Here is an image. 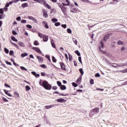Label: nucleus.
Returning <instances> with one entry per match:
<instances>
[{"instance_id":"obj_23","label":"nucleus","mask_w":127,"mask_h":127,"mask_svg":"<svg viewBox=\"0 0 127 127\" xmlns=\"http://www.w3.org/2000/svg\"><path fill=\"white\" fill-rule=\"evenodd\" d=\"M27 55H28V54H27V53H22L21 55V57H25L27 56Z\"/></svg>"},{"instance_id":"obj_51","label":"nucleus","mask_w":127,"mask_h":127,"mask_svg":"<svg viewBox=\"0 0 127 127\" xmlns=\"http://www.w3.org/2000/svg\"><path fill=\"white\" fill-rule=\"evenodd\" d=\"M40 66L42 67V68H46L47 67L45 64H41Z\"/></svg>"},{"instance_id":"obj_57","label":"nucleus","mask_w":127,"mask_h":127,"mask_svg":"<svg viewBox=\"0 0 127 127\" xmlns=\"http://www.w3.org/2000/svg\"><path fill=\"white\" fill-rule=\"evenodd\" d=\"M2 99H3V101L4 102H8V100L7 99H6V98H4V97H3V98H2Z\"/></svg>"},{"instance_id":"obj_42","label":"nucleus","mask_w":127,"mask_h":127,"mask_svg":"<svg viewBox=\"0 0 127 127\" xmlns=\"http://www.w3.org/2000/svg\"><path fill=\"white\" fill-rule=\"evenodd\" d=\"M46 58H47L48 60L50 62H51V60H50V57L49 56H48V55H46Z\"/></svg>"},{"instance_id":"obj_48","label":"nucleus","mask_w":127,"mask_h":127,"mask_svg":"<svg viewBox=\"0 0 127 127\" xmlns=\"http://www.w3.org/2000/svg\"><path fill=\"white\" fill-rule=\"evenodd\" d=\"M16 20L18 21H20L21 20V17L20 16H18L16 18Z\"/></svg>"},{"instance_id":"obj_58","label":"nucleus","mask_w":127,"mask_h":127,"mask_svg":"<svg viewBox=\"0 0 127 127\" xmlns=\"http://www.w3.org/2000/svg\"><path fill=\"white\" fill-rule=\"evenodd\" d=\"M62 4H63V5H64V6H67V5H70V3H68V4H67V3H62Z\"/></svg>"},{"instance_id":"obj_28","label":"nucleus","mask_w":127,"mask_h":127,"mask_svg":"<svg viewBox=\"0 0 127 127\" xmlns=\"http://www.w3.org/2000/svg\"><path fill=\"white\" fill-rule=\"evenodd\" d=\"M61 10L62 11H63V12L66 11V7L64 6H62L61 8Z\"/></svg>"},{"instance_id":"obj_34","label":"nucleus","mask_w":127,"mask_h":127,"mask_svg":"<svg viewBox=\"0 0 127 127\" xmlns=\"http://www.w3.org/2000/svg\"><path fill=\"white\" fill-rule=\"evenodd\" d=\"M52 21L53 22H57V21H58V19H57V18H54L52 19Z\"/></svg>"},{"instance_id":"obj_63","label":"nucleus","mask_w":127,"mask_h":127,"mask_svg":"<svg viewBox=\"0 0 127 127\" xmlns=\"http://www.w3.org/2000/svg\"><path fill=\"white\" fill-rule=\"evenodd\" d=\"M101 75H100V73H97L96 74H95V77H100Z\"/></svg>"},{"instance_id":"obj_14","label":"nucleus","mask_w":127,"mask_h":127,"mask_svg":"<svg viewBox=\"0 0 127 127\" xmlns=\"http://www.w3.org/2000/svg\"><path fill=\"white\" fill-rule=\"evenodd\" d=\"M57 101L59 103H65V102H66V100H65V99H63V98L58 99H57Z\"/></svg>"},{"instance_id":"obj_43","label":"nucleus","mask_w":127,"mask_h":127,"mask_svg":"<svg viewBox=\"0 0 127 127\" xmlns=\"http://www.w3.org/2000/svg\"><path fill=\"white\" fill-rule=\"evenodd\" d=\"M90 84L91 85H94V79H92L90 80Z\"/></svg>"},{"instance_id":"obj_16","label":"nucleus","mask_w":127,"mask_h":127,"mask_svg":"<svg viewBox=\"0 0 127 127\" xmlns=\"http://www.w3.org/2000/svg\"><path fill=\"white\" fill-rule=\"evenodd\" d=\"M21 6L23 8H25V7H28L29 5H28V4L27 3H24L21 4Z\"/></svg>"},{"instance_id":"obj_59","label":"nucleus","mask_w":127,"mask_h":127,"mask_svg":"<svg viewBox=\"0 0 127 127\" xmlns=\"http://www.w3.org/2000/svg\"><path fill=\"white\" fill-rule=\"evenodd\" d=\"M5 63H6V64H7V65H11V63L8 62V61H5Z\"/></svg>"},{"instance_id":"obj_61","label":"nucleus","mask_w":127,"mask_h":127,"mask_svg":"<svg viewBox=\"0 0 127 127\" xmlns=\"http://www.w3.org/2000/svg\"><path fill=\"white\" fill-rule=\"evenodd\" d=\"M29 57L32 59H34V57L33 56V55H30Z\"/></svg>"},{"instance_id":"obj_44","label":"nucleus","mask_w":127,"mask_h":127,"mask_svg":"<svg viewBox=\"0 0 127 127\" xmlns=\"http://www.w3.org/2000/svg\"><path fill=\"white\" fill-rule=\"evenodd\" d=\"M57 84L59 87H61L62 86V83H61V82L60 81H57Z\"/></svg>"},{"instance_id":"obj_25","label":"nucleus","mask_w":127,"mask_h":127,"mask_svg":"<svg viewBox=\"0 0 127 127\" xmlns=\"http://www.w3.org/2000/svg\"><path fill=\"white\" fill-rule=\"evenodd\" d=\"M4 51L6 53V54H8V53H9V50H8L6 48H4Z\"/></svg>"},{"instance_id":"obj_5","label":"nucleus","mask_w":127,"mask_h":127,"mask_svg":"<svg viewBox=\"0 0 127 127\" xmlns=\"http://www.w3.org/2000/svg\"><path fill=\"white\" fill-rule=\"evenodd\" d=\"M43 16L45 17V18H47L48 17V14H47V10L46 9H43Z\"/></svg>"},{"instance_id":"obj_50","label":"nucleus","mask_w":127,"mask_h":127,"mask_svg":"<svg viewBox=\"0 0 127 127\" xmlns=\"http://www.w3.org/2000/svg\"><path fill=\"white\" fill-rule=\"evenodd\" d=\"M0 13L1 14H3V9H2V8H0Z\"/></svg>"},{"instance_id":"obj_53","label":"nucleus","mask_w":127,"mask_h":127,"mask_svg":"<svg viewBox=\"0 0 127 127\" xmlns=\"http://www.w3.org/2000/svg\"><path fill=\"white\" fill-rule=\"evenodd\" d=\"M12 34H13V35H16V34H17V33L15 31L13 30L12 31Z\"/></svg>"},{"instance_id":"obj_15","label":"nucleus","mask_w":127,"mask_h":127,"mask_svg":"<svg viewBox=\"0 0 127 127\" xmlns=\"http://www.w3.org/2000/svg\"><path fill=\"white\" fill-rule=\"evenodd\" d=\"M99 110H100L99 108H95L93 109L92 111H93V113H94V114H98V113H99Z\"/></svg>"},{"instance_id":"obj_39","label":"nucleus","mask_w":127,"mask_h":127,"mask_svg":"<svg viewBox=\"0 0 127 127\" xmlns=\"http://www.w3.org/2000/svg\"><path fill=\"white\" fill-rule=\"evenodd\" d=\"M20 68L21 69V70H22L23 71H27V69L24 67V66H21Z\"/></svg>"},{"instance_id":"obj_3","label":"nucleus","mask_w":127,"mask_h":127,"mask_svg":"<svg viewBox=\"0 0 127 127\" xmlns=\"http://www.w3.org/2000/svg\"><path fill=\"white\" fill-rule=\"evenodd\" d=\"M39 3H40L41 4H43L45 7H47L49 9H51V6H50V5H49L47 2H46V0H40Z\"/></svg>"},{"instance_id":"obj_26","label":"nucleus","mask_w":127,"mask_h":127,"mask_svg":"<svg viewBox=\"0 0 127 127\" xmlns=\"http://www.w3.org/2000/svg\"><path fill=\"white\" fill-rule=\"evenodd\" d=\"M75 53L77 55V56H81V54L79 52V51L77 50L75 51Z\"/></svg>"},{"instance_id":"obj_21","label":"nucleus","mask_w":127,"mask_h":127,"mask_svg":"<svg viewBox=\"0 0 127 127\" xmlns=\"http://www.w3.org/2000/svg\"><path fill=\"white\" fill-rule=\"evenodd\" d=\"M81 80H82V75H81L80 77L77 78V79L76 80V83H81Z\"/></svg>"},{"instance_id":"obj_45","label":"nucleus","mask_w":127,"mask_h":127,"mask_svg":"<svg viewBox=\"0 0 127 127\" xmlns=\"http://www.w3.org/2000/svg\"><path fill=\"white\" fill-rule=\"evenodd\" d=\"M13 53H14V52L12 50H11V51H10L9 54V55H10V56H11L13 54Z\"/></svg>"},{"instance_id":"obj_47","label":"nucleus","mask_w":127,"mask_h":127,"mask_svg":"<svg viewBox=\"0 0 127 127\" xmlns=\"http://www.w3.org/2000/svg\"><path fill=\"white\" fill-rule=\"evenodd\" d=\"M72 86H73V87H77L78 86V85L77 84H76V83H75V82H72Z\"/></svg>"},{"instance_id":"obj_1","label":"nucleus","mask_w":127,"mask_h":127,"mask_svg":"<svg viewBox=\"0 0 127 127\" xmlns=\"http://www.w3.org/2000/svg\"><path fill=\"white\" fill-rule=\"evenodd\" d=\"M39 84L40 86L44 87V89H45L46 90H51V88H52V86H51V84H49L48 82H47L46 80H44L43 82L40 81Z\"/></svg>"},{"instance_id":"obj_56","label":"nucleus","mask_w":127,"mask_h":127,"mask_svg":"<svg viewBox=\"0 0 127 127\" xmlns=\"http://www.w3.org/2000/svg\"><path fill=\"white\" fill-rule=\"evenodd\" d=\"M21 23H26V20H22L21 21Z\"/></svg>"},{"instance_id":"obj_18","label":"nucleus","mask_w":127,"mask_h":127,"mask_svg":"<svg viewBox=\"0 0 127 127\" xmlns=\"http://www.w3.org/2000/svg\"><path fill=\"white\" fill-rule=\"evenodd\" d=\"M53 107H54V105L46 106H45V109H51V108H53Z\"/></svg>"},{"instance_id":"obj_62","label":"nucleus","mask_w":127,"mask_h":127,"mask_svg":"<svg viewBox=\"0 0 127 127\" xmlns=\"http://www.w3.org/2000/svg\"><path fill=\"white\" fill-rule=\"evenodd\" d=\"M121 50L122 51H125V50H126V48L124 47H121Z\"/></svg>"},{"instance_id":"obj_7","label":"nucleus","mask_w":127,"mask_h":127,"mask_svg":"<svg viewBox=\"0 0 127 127\" xmlns=\"http://www.w3.org/2000/svg\"><path fill=\"white\" fill-rule=\"evenodd\" d=\"M37 59H38L39 63H43V58L39 56H37Z\"/></svg>"},{"instance_id":"obj_11","label":"nucleus","mask_w":127,"mask_h":127,"mask_svg":"<svg viewBox=\"0 0 127 127\" xmlns=\"http://www.w3.org/2000/svg\"><path fill=\"white\" fill-rule=\"evenodd\" d=\"M42 24L44 26V27L46 28H49V26L48 25V24H47V23H46V21H44L42 22Z\"/></svg>"},{"instance_id":"obj_13","label":"nucleus","mask_w":127,"mask_h":127,"mask_svg":"<svg viewBox=\"0 0 127 127\" xmlns=\"http://www.w3.org/2000/svg\"><path fill=\"white\" fill-rule=\"evenodd\" d=\"M60 64L63 70H66V67H65V64H64V63L62 62V63H60Z\"/></svg>"},{"instance_id":"obj_41","label":"nucleus","mask_w":127,"mask_h":127,"mask_svg":"<svg viewBox=\"0 0 127 127\" xmlns=\"http://www.w3.org/2000/svg\"><path fill=\"white\" fill-rule=\"evenodd\" d=\"M68 59L69 61H72V56L70 54H68Z\"/></svg>"},{"instance_id":"obj_9","label":"nucleus","mask_w":127,"mask_h":127,"mask_svg":"<svg viewBox=\"0 0 127 127\" xmlns=\"http://www.w3.org/2000/svg\"><path fill=\"white\" fill-rule=\"evenodd\" d=\"M31 73L36 77V78H39L40 77V74L36 73L35 71H32Z\"/></svg>"},{"instance_id":"obj_22","label":"nucleus","mask_w":127,"mask_h":127,"mask_svg":"<svg viewBox=\"0 0 127 127\" xmlns=\"http://www.w3.org/2000/svg\"><path fill=\"white\" fill-rule=\"evenodd\" d=\"M72 41L75 44V45H77V44H78V41L75 38H72Z\"/></svg>"},{"instance_id":"obj_33","label":"nucleus","mask_w":127,"mask_h":127,"mask_svg":"<svg viewBox=\"0 0 127 127\" xmlns=\"http://www.w3.org/2000/svg\"><path fill=\"white\" fill-rule=\"evenodd\" d=\"M38 35L39 36V37H40V38H42V37H44V35H43V34L41 33H39Z\"/></svg>"},{"instance_id":"obj_52","label":"nucleus","mask_w":127,"mask_h":127,"mask_svg":"<svg viewBox=\"0 0 127 127\" xmlns=\"http://www.w3.org/2000/svg\"><path fill=\"white\" fill-rule=\"evenodd\" d=\"M62 27H63V28H66V27H67V25L66 24H62Z\"/></svg>"},{"instance_id":"obj_6","label":"nucleus","mask_w":127,"mask_h":127,"mask_svg":"<svg viewBox=\"0 0 127 127\" xmlns=\"http://www.w3.org/2000/svg\"><path fill=\"white\" fill-rule=\"evenodd\" d=\"M33 50H35V51H36L38 53H41V54L42 55V53L41 52V51L40 50V49L36 47L33 48Z\"/></svg>"},{"instance_id":"obj_37","label":"nucleus","mask_w":127,"mask_h":127,"mask_svg":"<svg viewBox=\"0 0 127 127\" xmlns=\"http://www.w3.org/2000/svg\"><path fill=\"white\" fill-rule=\"evenodd\" d=\"M14 95L16 98H18L19 97V94L17 92H14Z\"/></svg>"},{"instance_id":"obj_4","label":"nucleus","mask_w":127,"mask_h":127,"mask_svg":"<svg viewBox=\"0 0 127 127\" xmlns=\"http://www.w3.org/2000/svg\"><path fill=\"white\" fill-rule=\"evenodd\" d=\"M28 18L30 19V20H32V21H33V22L35 23H37V20H36V18H34V17L29 16H28Z\"/></svg>"},{"instance_id":"obj_12","label":"nucleus","mask_w":127,"mask_h":127,"mask_svg":"<svg viewBox=\"0 0 127 127\" xmlns=\"http://www.w3.org/2000/svg\"><path fill=\"white\" fill-rule=\"evenodd\" d=\"M109 38H110V34L106 35L104 37V40L105 42H106V41H107V40H108Z\"/></svg>"},{"instance_id":"obj_17","label":"nucleus","mask_w":127,"mask_h":127,"mask_svg":"<svg viewBox=\"0 0 127 127\" xmlns=\"http://www.w3.org/2000/svg\"><path fill=\"white\" fill-rule=\"evenodd\" d=\"M5 94H6V95H7V96H8L9 97H12V95H11V94H10V93H8V91L4 89L3 90Z\"/></svg>"},{"instance_id":"obj_30","label":"nucleus","mask_w":127,"mask_h":127,"mask_svg":"<svg viewBox=\"0 0 127 127\" xmlns=\"http://www.w3.org/2000/svg\"><path fill=\"white\" fill-rule=\"evenodd\" d=\"M117 44H118V45H123L124 43L121 40H119L118 41Z\"/></svg>"},{"instance_id":"obj_36","label":"nucleus","mask_w":127,"mask_h":127,"mask_svg":"<svg viewBox=\"0 0 127 127\" xmlns=\"http://www.w3.org/2000/svg\"><path fill=\"white\" fill-rule=\"evenodd\" d=\"M34 45H36V46L39 45V43L38 42V41H35L34 42Z\"/></svg>"},{"instance_id":"obj_20","label":"nucleus","mask_w":127,"mask_h":127,"mask_svg":"<svg viewBox=\"0 0 127 127\" xmlns=\"http://www.w3.org/2000/svg\"><path fill=\"white\" fill-rule=\"evenodd\" d=\"M11 40H12L13 41H15V42H17V39H16L15 38V37H14V36H12L11 37Z\"/></svg>"},{"instance_id":"obj_64","label":"nucleus","mask_w":127,"mask_h":127,"mask_svg":"<svg viewBox=\"0 0 127 127\" xmlns=\"http://www.w3.org/2000/svg\"><path fill=\"white\" fill-rule=\"evenodd\" d=\"M8 6H9V3H6L5 5V7H8Z\"/></svg>"},{"instance_id":"obj_46","label":"nucleus","mask_w":127,"mask_h":127,"mask_svg":"<svg viewBox=\"0 0 127 127\" xmlns=\"http://www.w3.org/2000/svg\"><path fill=\"white\" fill-rule=\"evenodd\" d=\"M26 26L28 28H29V29H31V28H32V26L29 24L26 25Z\"/></svg>"},{"instance_id":"obj_29","label":"nucleus","mask_w":127,"mask_h":127,"mask_svg":"<svg viewBox=\"0 0 127 127\" xmlns=\"http://www.w3.org/2000/svg\"><path fill=\"white\" fill-rule=\"evenodd\" d=\"M79 70L81 75H84V71L83 70V68H80Z\"/></svg>"},{"instance_id":"obj_40","label":"nucleus","mask_w":127,"mask_h":127,"mask_svg":"<svg viewBox=\"0 0 127 127\" xmlns=\"http://www.w3.org/2000/svg\"><path fill=\"white\" fill-rule=\"evenodd\" d=\"M61 23H60L59 22L55 23V26H59V25H61Z\"/></svg>"},{"instance_id":"obj_32","label":"nucleus","mask_w":127,"mask_h":127,"mask_svg":"<svg viewBox=\"0 0 127 127\" xmlns=\"http://www.w3.org/2000/svg\"><path fill=\"white\" fill-rule=\"evenodd\" d=\"M25 88H26V91H27V92L29 91V90H30L31 89L30 87H29V86L28 85L26 86Z\"/></svg>"},{"instance_id":"obj_10","label":"nucleus","mask_w":127,"mask_h":127,"mask_svg":"<svg viewBox=\"0 0 127 127\" xmlns=\"http://www.w3.org/2000/svg\"><path fill=\"white\" fill-rule=\"evenodd\" d=\"M51 44L53 47V48H56V46H55V43H54V40L51 39Z\"/></svg>"},{"instance_id":"obj_8","label":"nucleus","mask_w":127,"mask_h":127,"mask_svg":"<svg viewBox=\"0 0 127 127\" xmlns=\"http://www.w3.org/2000/svg\"><path fill=\"white\" fill-rule=\"evenodd\" d=\"M49 37L48 36H46L45 35H44L43 41L44 42H47L48 41Z\"/></svg>"},{"instance_id":"obj_27","label":"nucleus","mask_w":127,"mask_h":127,"mask_svg":"<svg viewBox=\"0 0 127 127\" xmlns=\"http://www.w3.org/2000/svg\"><path fill=\"white\" fill-rule=\"evenodd\" d=\"M119 72H121L122 73H127V68L120 70Z\"/></svg>"},{"instance_id":"obj_19","label":"nucleus","mask_w":127,"mask_h":127,"mask_svg":"<svg viewBox=\"0 0 127 127\" xmlns=\"http://www.w3.org/2000/svg\"><path fill=\"white\" fill-rule=\"evenodd\" d=\"M94 114H95V113L93 112V111L92 110H91L90 111V112L89 113V117H90V118H91V117H93Z\"/></svg>"},{"instance_id":"obj_24","label":"nucleus","mask_w":127,"mask_h":127,"mask_svg":"<svg viewBox=\"0 0 127 127\" xmlns=\"http://www.w3.org/2000/svg\"><path fill=\"white\" fill-rule=\"evenodd\" d=\"M61 90H66V86L63 85L60 87Z\"/></svg>"},{"instance_id":"obj_38","label":"nucleus","mask_w":127,"mask_h":127,"mask_svg":"<svg viewBox=\"0 0 127 127\" xmlns=\"http://www.w3.org/2000/svg\"><path fill=\"white\" fill-rule=\"evenodd\" d=\"M52 61H53V62H54V63H56V61H57V60L54 57H52Z\"/></svg>"},{"instance_id":"obj_54","label":"nucleus","mask_w":127,"mask_h":127,"mask_svg":"<svg viewBox=\"0 0 127 127\" xmlns=\"http://www.w3.org/2000/svg\"><path fill=\"white\" fill-rule=\"evenodd\" d=\"M4 86H5V87H6V88H10V86L6 83L4 84Z\"/></svg>"},{"instance_id":"obj_60","label":"nucleus","mask_w":127,"mask_h":127,"mask_svg":"<svg viewBox=\"0 0 127 127\" xmlns=\"http://www.w3.org/2000/svg\"><path fill=\"white\" fill-rule=\"evenodd\" d=\"M96 90H97V91H104V89H101V88H96Z\"/></svg>"},{"instance_id":"obj_55","label":"nucleus","mask_w":127,"mask_h":127,"mask_svg":"<svg viewBox=\"0 0 127 127\" xmlns=\"http://www.w3.org/2000/svg\"><path fill=\"white\" fill-rule=\"evenodd\" d=\"M100 43L102 48H104V47H105V46L104 45V43H103V42H101Z\"/></svg>"},{"instance_id":"obj_2","label":"nucleus","mask_w":127,"mask_h":127,"mask_svg":"<svg viewBox=\"0 0 127 127\" xmlns=\"http://www.w3.org/2000/svg\"><path fill=\"white\" fill-rule=\"evenodd\" d=\"M112 67H114L115 68H117V67H127V63H121L120 64H111Z\"/></svg>"},{"instance_id":"obj_31","label":"nucleus","mask_w":127,"mask_h":127,"mask_svg":"<svg viewBox=\"0 0 127 127\" xmlns=\"http://www.w3.org/2000/svg\"><path fill=\"white\" fill-rule=\"evenodd\" d=\"M19 45L20 46H21V47H24V44H23V43H22L21 42H19Z\"/></svg>"},{"instance_id":"obj_49","label":"nucleus","mask_w":127,"mask_h":127,"mask_svg":"<svg viewBox=\"0 0 127 127\" xmlns=\"http://www.w3.org/2000/svg\"><path fill=\"white\" fill-rule=\"evenodd\" d=\"M78 61H79V62H80L81 64H82V58H81V57H78Z\"/></svg>"},{"instance_id":"obj_35","label":"nucleus","mask_w":127,"mask_h":127,"mask_svg":"<svg viewBox=\"0 0 127 127\" xmlns=\"http://www.w3.org/2000/svg\"><path fill=\"white\" fill-rule=\"evenodd\" d=\"M66 31L68 33H69V34L72 33V30L70 28H67V29L66 30Z\"/></svg>"}]
</instances>
